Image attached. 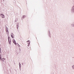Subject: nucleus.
Wrapping results in <instances>:
<instances>
[{"instance_id":"7","label":"nucleus","mask_w":74,"mask_h":74,"mask_svg":"<svg viewBox=\"0 0 74 74\" xmlns=\"http://www.w3.org/2000/svg\"><path fill=\"white\" fill-rule=\"evenodd\" d=\"M71 26H72V27H74V23H73L71 24Z\"/></svg>"},{"instance_id":"12","label":"nucleus","mask_w":74,"mask_h":74,"mask_svg":"<svg viewBox=\"0 0 74 74\" xmlns=\"http://www.w3.org/2000/svg\"><path fill=\"white\" fill-rule=\"evenodd\" d=\"M19 68H21V64L19 63Z\"/></svg>"},{"instance_id":"16","label":"nucleus","mask_w":74,"mask_h":74,"mask_svg":"<svg viewBox=\"0 0 74 74\" xmlns=\"http://www.w3.org/2000/svg\"><path fill=\"white\" fill-rule=\"evenodd\" d=\"M20 70H21V68H20Z\"/></svg>"},{"instance_id":"13","label":"nucleus","mask_w":74,"mask_h":74,"mask_svg":"<svg viewBox=\"0 0 74 74\" xmlns=\"http://www.w3.org/2000/svg\"><path fill=\"white\" fill-rule=\"evenodd\" d=\"M4 60H5V59L4 58H3L2 59V61H4Z\"/></svg>"},{"instance_id":"10","label":"nucleus","mask_w":74,"mask_h":74,"mask_svg":"<svg viewBox=\"0 0 74 74\" xmlns=\"http://www.w3.org/2000/svg\"><path fill=\"white\" fill-rule=\"evenodd\" d=\"M72 69H73V70H74V65H73L72 66Z\"/></svg>"},{"instance_id":"14","label":"nucleus","mask_w":74,"mask_h":74,"mask_svg":"<svg viewBox=\"0 0 74 74\" xmlns=\"http://www.w3.org/2000/svg\"><path fill=\"white\" fill-rule=\"evenodd\" d=\"M49 36H50V35H51V34H50V31H49Z\"/></svg>"},{"instance_id":"9","label":"nucleus","mask_w":74,"mask_h":74,"mask_svg":"<svg viewBox=\"0 0 74 74\" xmlns=\"http://www.w3.org/2000/svg\"><path fill=\"white\" fill-rule=\"evenodd\" d=\"M10 37H8V40H9V44H11V41H10H10L9 40V39H10Z\"/></svg>"},{"instance_id":"15","label":"nucleus","mask_w":74,"mask_h":74,"mask_svg":"<svg viewBox=\"0 0 74 74\" xmlns=\"http://www.w3.org/2000/svg\"><path fill=\"white\" fill-rule=\"evenodd\" d=\"M17 29H18V26L17 25Z\"/></svg>"},{"instance_id":"18","label":"nucleus","mask_w":74,"mask_h":74,"mask_svg":"<svg viewBox=\"0 0 74 74\" xmlns=\"http://www.w3.org/2000/svg\"><path fill=\"white\" fill-rule=\"evenodd\" d=\"M0 51H1V48H0Z\"/></svg>"},{"instance_id":"19","label":"nucleus","mask_w":74,"mask_h":74,"mask_svg":"<svg viewBox=\"0 0 74 74\" xmlns=\"http://www.w3.org/2000/svg\"><path fill=\"white\" fill-rule=\"evenodd\" d=\"M19 47H20V45H19Z\"/></svg>"},{"instance_id":"2","label":"nucleus","mask_w":74,"mask_h":74,"mask_svg":"<svg viewBox=\"0 0 74 74\" xmlns=\"http://www.w3.org/2000/svg\"><path fill=\"white\" fill-rule=\"evenodd\" d=\"M27 43L28 44V45H27L28 47H29L30 43V40H28L27 41Z\"/></svg>"},{"instance_id":"5","label":"nucleus","mask_w":74,"mask_h":74,"mask_svg":"<svg viewBox=\"0 0 74 74\" xmlns=\"http://www.w3.org/2000/svg\"><path fill=\"white\" fill-rule=\"evenodd\" d=\"M13 42L15 45H16V42H15V40L14 39H13Z\"/></svg>"},{"instance_id":"3","label":"nucleus","mask_w":74,"mask_h":74,"mask_svg":"<svg viewBox=\"0 0 74 74\" xmlns=\"http://www.w3.org/2000/svg\"><path fill=\"white\" fill-rule=\"evenodd\" d=\"M11 37H12V38H14V35L13 33H12L11 34Z\"/></svg>"},{"instance_id":"11","label":"nucleus","mask_w":74,"mask_h":74,"mask_svg":"<svg viewBox=\"0 0 74 74\" xmlns=\"http://www.w3.org/2000/svg\"><path fill=\"white\" fill-rule=\"evenodd\" d=\"M19 53H21V49H19Z\"/></svg>"},{"instance_id":"8","label":"nucleus","mask_w":74,"mask_h":74,"mask_svg":"<svg viewBox=\"0 0 74 74\" xmlns=\"http://www.w3.org/2000/svg\"><path fill=\"white\" fill-rule=\"evenodd\" d=\"M1 15L2 16V18H4V15L3 14H1Z\"/></svg>"},{"instance_id":"6","label":"nucleus","mask_w":74,"mask_h":74,"mask_svg":"<svg viewBox=\"0 0 74 74\" xmlns=\"http://www.w3.org/2000/svg\"><path fill=\"white\" fill-rule=\"evenodd\" d=\"M26 17V16L25 15H23L22 16V20H23Z\"/></svg>"},{"instance_id":"4","label":"nucleus","mask_w":74,"mask_h":74,"mask_svg":"<svg viewBox=\"0 0 74 74\" xmlns=\"http://www.w3.org/2000/svg\"><path fill=\"white\" fill-rule=\"evenodd\" d=\"M5 31L7 33H8V28H6Z\"/></svg>"},{"instance_id":"17","label":"nucleus","mask_w":74,"mask_h":74,"mask_svg":"<svg viewBox=\"0 0 74 74\" xmlns=\"http://www.w3.org/2000/svg\"><path fill=\"white\" fill-rule=\"evenodd\" d=\"M17 45H18V46L19 45V44H17Z\"/></svg>"},{"instance_id":"1","label":"nucleus","mask_w":74,"mask_h":74,"mask_svg":"<svg viewBox=\"0 0 74 74\" xmlns=\"http://www.w3.org/2000/svg\"><path fill=\"white\" fill-rule=\"evenodd\" d=\"M71 13H74V5L73 6L71 10Z\"/></svg>"}]
</instances>
